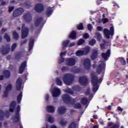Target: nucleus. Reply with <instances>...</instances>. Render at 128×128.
Instances as JSON below:
<instances>
[{"mask_svg":"<svg viewBox=\"0 0 128 128\" xmlns=\"http://www.w3.org/2000/svg\"><path fill=\"white\" fill-rule=\"evenodd\" d=\"M10 44H6V45H2L0 47V53L3 56H6L10 52Z\"/></svg>","mask_w":128,"mask_h":128,"instance_id":"4","label":"nucleus"},{"mask_svg":"<svg viewBox=\"0 0 128 128\" xmlns=\"http://www.w3.org/2000/svg\"><path fill=\"white\" fill-rule=\"evenodd\" d=\"M62 100L65 104H70L74 105L76 104V99H72L68 94H66L62 96Z\"/></svg>","mask_w":128,"mask_h":128,"instance_id":"3","label":"nucleus"},{"mask_svg":"<svg viewBox=\"0 0 128 128\" xmlns=\"http://www.w3.org/2000/svg\"><path fill=\"white\" fill-rule=\"evenodd\" d=\"M92 62L90 59H85L84 61V66L86 70H90L92 66Z\"/></svg>","mask_w":128,"mask_h":128,"instance_id":"11","label":"nucleus"},{"mask_svg":"<svg viewBox=\"0 0 128 128\" xmlns=\"http://www.w3.org/2000/svg\"><path fill=\"white\" fill-rule=\"evenodd\" d=\"M67 92H68V94H74V91L72 90L69 89L68 90Z\"/></svg>","mask_w":128,"mask_h":128,"instance_id":"63","label":"nucleus"},{"mask_svg":"<svg viewBox=\"0 0 128 128\" xmlns=\"http://www.w3.org/2000/svg\"><path fill=\"white\" fill-rule=\"evenodd\" d=\"M56 83L58 86H62V82L60 80V78L58 77L56 78Z\"/></svg>","mask_w":128,"mask_h":128,"instance_id":"32","label":"nucleus"},{"mask_svg":"<svg viewBox=\"0 0 128 128\" xmlns=\"http://www.w3.org/2000/svg\"><path fill=\"white\" fill-rule=\"evenodd\" d=\"M61 70L63 72H66L68 70V67L64 66L62 68Z\"/></svg>","mask_w":128,"mask_h":128,"instance_id":"55","label":"nucleus"},{"mask_svg":"<svg viewBox=\"0 0 128 128\" xmlns=\"http://www.w3.org/2000/svg\"><path fill=\"white\" fill-rule=\"evenodd\" d=\"M86 42V41L82 39V38H80L77 43L78 46H82V44H84V42Z\"/></svg>","mask_w":128,"mask_h":128,"instance_id":"35","label":"nucleus"},{"mask_svg":"<svg viewBox=\"0 0 128 128\" xmlns=\"http://www.w3.org/2000/svg\"><path fill=\"white\" fill-rule=\"evenodd\" d=\"M28 28L26 27H24V28H22V38H26V36H28Z\"/></svg>","mask_w":128,"mask_h":128,"instance_id":"12","label":"nucleus"},{"mask_svg":"<svg viewBox=\"0 0 128 128\" xmlns=\"http://www.w3.org/2000/svg\"><path fill=\"white\" fill-rule=\"evenodd\" d=\"M24 12V10L22 8H18L14 10L12 16L13 18H18Z\"/></svg>","mask_w":128,"mask_h":128,"instance_id":"6","label":"nucleus"},{"mask_svg":"<svg viewBox=\"0 0 128 128\" xmlns=\"http://www.w3.org/2000/svg\"><path fill=\"white\" fill-rule=\"evenodd\" d=\"M8 91L6 90L4 92V94L2 96L3 98H8Z\"/></svg>","mask_w":128,"mask_h":128,"instance_id":"54","label":"nucleus"},{"mask_svg":"<svg viewBox=\"0 0 128 128\" xmlns=\"http://www.w3.org/2000/svg\"><path fill=\"white\" fill-rule=\"evenodd\" d=\"M103 42L104 44H100V46L102 50H104L106 48L104 45L106 44H108V42H106V40H104Z\"/></svg>","mask_w":128,"mask_h":128,"instance_id":"37","label":"nucleus"},{"mask_svg":"<svg viewBox=\"0 0 128 128\" xmlns=\"http://www.w3.org/2000/svg\"><path fill=\"white\" fill-rule=\"evenodd\" d=\"M120 62L122 64V66H126V60H124V58H120Z\"/></svg>","mask_w":128,"mask_h":128,"instance_id":"44","label":"nucleus"},{"mask_svg":"<svg viewBox=\"0 0 128 128\" xmlns=\"http://www.w3.org/2000/svg\"><path fill=\"white\" fill-rule=\"evenodd\" d=\"M4 112L2 110H0V120H4Z\"/></svg>","mask_w":128,"mask_h":128,"instance_id":"34","label":"nucleus"},{"mask_svg":"<svg viewBox=\"0 0 128 128\" xmlns=\"http://www.w3.org/2000/svg\"><path fill=\"white\" fill-rule=\"evenodd\" d=\"M74 108H76V110H80L82 108V104L80 103H76V104H74Z\"/></svg>","mask_w":128,"mask_h":128,"instance_id":"40","label":"nucleus"},{"mask_svg":"<svg viewBox=\"0 0 128 128\" xmlns=\"http://www.w3.org/2000/svg\"><path fill=\"white\" fill-rule=\"evenodd\" d=\"M90 47H87L85 48V49L83 51L84 52V54H88L90 52Z\"/></svg>","mask_w":128,"mask_h":128,"instance_id":"45","label":"nucleus"},{"mask_svg":"<svg viewBox=\"0 0 128 128\" xmlns=\"http://www.w3.org/2000/svg\"><path fill=\"white\" fill-rule=\"evenodd\" d=\"M48 122H54V118H52V116H50L48 117Z\"/></svg>","mask_w":128,"mask_h":128,"instance_id":"47","label":"nucleus"},{"mask_svg":"<svg viewBox=\"0 0 128 128\" xmlns=\"http://www.w3.org/2000/svg\"><path fill=\"white\" fill-rule=\"evenodd\" d=\"M68 38L72 40H76V32L74 30H72Z\"/></svg>","mask_w":128,"mask_h":128,"instance_id":"23","label":"nucleus"},{"mask_svg":"<svg viewBox=\"0 0 128 128\" xmlns=\"http://www.w3.org/2000/svg\"><path fill=\"white\" fill-rule=\"evenodd\" d=\"M26 61H24L22 64H20L19 67V74H22L26 70Z\"/></svg>","mask_w":128,"mask_h":128,"instance_id":"14","label":"nucleus"},{"mask_svg":"<svg viewBox=\"0 0 128 128\" xmlns=\"http://www.w3.org/2000/svg\"><path fill=\"white\" fill-rule=\"evenodd\" d=\"M98 56V52L96 50H93L90 56V58L92 60H96Z\"/></svg>","mask_w":128,"mask_h":128,"instance_id":"17","label":"nucleus"},{"mask_svg":"<svg viewBox=\"0 0 128 128\" xmlns=\"http://www.w3.org/2000/svg\"><path fill=\"white\" fill-rule=\"evenodd\" d=\"M4 38L8 42H10V37L8 36V33H6L4 36Z\"/></svg>","mask_w":128,"mask_h":128,"instance_id":"42","label":"nucleus"},{"mask_svg":"<svg viewBox=\"0 0 128 128\" xmlns=\"http://www.w3.org/2000/svg\"><path fill=\"white\" fill-rule=\"evenodd\" d=\"M14 10V6H9L8 10V12L9 14H10V12H12V10Z\"/></svg>","mask_w":128,"mask_h":128,"instance_id":"49","label":"nucleus"},{"mask_svg":"<svg viewBox=\"0 0 128 128\" xmlns=\"http://www.w3.org/2000/svg\"><path fill=\"white\" fill-rule=\"evenodd\" d=\"M34 9L36 12H42L44 10V6L40 3L37 4L35 5Z\"/></svg>","mask_w":128,"mask_h":128,"instance_id":"7","label":"nucleus"},{"mask_svg":"<svg viewBox=\"0 0 128 128\" xmlns=\"http://www.w3.org/2000/svg\"><path fill=\"white\" fill-rule=\"evenodd\" d=\"M16 46H18V44L16 43H14L12 44L11 47V52H14L16 48Z\"/></svg>","mask_w":128,"mask_h":128,"instance_id":"39","label":"nucleus"},{"mask_svg":"<svg viewBox=\"0 0 128 128\" xmlns=\"http://www.w3.org/2000/svg\"><path fill=\"white\" fill-rule=\"evenodd\" d=\"M34 40L30 39L29 42V52H30L34 48Z\"/></svg>","mask_w":128,"mask_h":128,"instance_id":"25","label":"nucleus"},{"mask_svg":"<svg viewBox=\"0 0 128 128\" xmlns=\"http://www.w3.org/2000/svg\"><path fill=\"white\" fill-rule=\"evenodd\" d=\"M102 82V78H100L98 80V76L96 75H93L91 78V82L93 86L92 90L94 92H96L99 88L98 84H101Z\"/></svg>","mask_w":128,"mask_h":128,"instance_id":"1","label":"nucleus"},{"mask_svg":"<svg viewBox=\"0 0 128 128\" xmlns=\"http://www.w3.org/2000/svg\"><path fill=\"white\" fill-rule=\"evenodd\" d=\"M70 44V40H66V41H64L62 42V46L64 48H66L68 46V44Z\"/></svg>","mask_w":128,"mask_h":128,"instance_id":"46","label":"nucleus"},{"mask_svg":"<svg viewBox=\"0 0 128 128\" xmlns=\"http://www.w3.org/2000/svg\"><path fill=\"white\" fill-rule=\"evenodd\" d=\"M102 30H103V28L102 26H98L97 27V30L98 32H102Z\"/></svg>","mask_w":128,"mask_h":128,"instance_id":"58","label":"nucleus"},{"mask_svg":"<svg viewBox=\"0 0 128 128\" xmlns=\"http://www.w3.org/2000/svg\"><path fill=\"white\" fill-rule=\"evenodd\" d=\"M96 36L98 40H100L102 38V34H100V33L97 34Z\"/></svg>","mask_w":128,"mask_h":128,"instance_id":"53","label":"nucleus"},{"mask_svg":"<svg viewBox=\"0 0 128 128\" xmlns=\"http://www.w3.org/2000/svg\"><path fill=\"white\" fill-rule=\"evenodd\" d=\"M74 76L72 74H66L63 76V82L67 86L72 84L74 82Z\"/></svg>","mask_w":128,"mask_h":128,"instance_id":"2","label":"nucleus"},{"mask_svg":"<svg viewBox=\"0 0 128 128\" xmlns=\"http://www.w3.org/2000/svg\"><path fill=\"white\" fill-rule=\"evenodd\" d=\"M20 120V114H16L15 113L14 116L12 117V120L13 122H18Z\"/></svg>","mask_w":128,"mask_h":128,"instance_id":"22","label":"nucleus"},{"mask_svg":"<svg viewBox=\"0 0 128 128\" xmlns=\"http://www.w3.org/2000/svg\"><path fill=\"white\" fill-rule=\"evenodd\" d=\"M16 101H12L10 104V108H11L9 110L10 112H14V110H16Z\"/></svg>","mask_w":128,"mask_h":128,"instance_id":"20","label":"nucleus"},{"mask_svg":"<svg viewBox=\"0 0 128 128\" xmlns=\"http://www.w3.org/2000/svg\"><path fill=\"white\" fill-rule=\"evenodd\" d=\"M6 4H8V1L6 2H2L1 3V6H6Z\"/></svg>","mask_w":128,"mask_h":128,"instance_id":"61","label":"nucleus"},{"mask_svg":"<svg viewBox=\"0 0 128 128\" xmlns=\"http://www.w3.org/2000/svg\"><path fill=\"white\" fill-rule=\"evenodd\" d=\"M46 110L48 112H54L55 108L54 106H48L46 107Z\"/></svg>","mask_w":128,"mask_h":128,"instance_id":"27","label":"nucleus"},{"mask_svg":"<svg viewBox=\"0 0 128 128\" xmlns=\"http://www.w3.org/2000/svg\"><path fill=\"white\" fill-rule=\"evenodd\" d=\"M88 29L90 30V32H92V24H88Z\"/></svg>","mask_w":128,"mask_h":128,"instance_id":"52","label":"nucleus"},{"mask_svg":"<svg viewBox=\"0 0 128 128\" xmlns=\"http://www.w3.org/2000/svg\"><path fill=\"white\" fill-rule=\"evenodd\" d=\"M26 42H28V40H24L21 42L20 46H22L24 44H26Z\"/></svg>","mask_w":128,"mask_h":128,"instance_id":"60","label":"nucleus"},{"mask_svg":"<svg viewBox=\"0 0 128 128\" xmlns=\"http://www.w3.org/2000/svg\"><path fill=\"white\" fill-rule=\"evenodd\" d=\"M84 52L83 50H78L76 52V55L78 56H84Z\"/></svg>","mask_w":128,"mask_h":128,"instance_id":"38","label":"nucleus"},{"mask_svg":"<svg viewBox=\"0 0 128 128\" xmlns=\"http://www.w3.org/2000/svg\"><path fill=\"white\" fill-rule=\"evenodd\" d=\"M66 66H74L76 64V59L74 58H68L66 59Z\"/></svg>","mask_w":128,"mask_h":128,"instance_id":"10","label":"nucleus"},{"mask_svg":"<svg viewBox=\"0 0 128 128\" xmlns=\"http://www.w3.org/2000/svg\"><path fill=\"white\" fill-rule=\"evenodd\" d=\"M118 110L119 111V112H122V110H124L122 109V108L120 107V106H118Z\"/></svg>","mask_w":128,"mask_h":128,"instance_id":"64","label":"nucleus"},{"mask_svg":"<svg viewBox=\"0 0 128 128\" xmlns=\"http://www.w3.org/2000/svg\"><path fill=\"white\" fill-rule=\"evenodd\" d=\"M104 64H99L98 66H96V64H93V68H96V72L98 74H100L102 70H104Z\"/></svg>","mask_w":128,"mask_h":128,"instance_id":"9","label":"nucleus"},{"mask_svg":"<svg viewBox=\"0 0 128 128\" xmlns=\"http://www.w3.org/2000/svg\"><path fill=\"white\" fill-rule=\"evenodd\" d=\"M23 18L26 22H30L32 20V17L30 12L25 13L23 16Z\"/></svg>","mask_w":128,"mask_h":128,"instance_id":"8","label":"nucleus"},{"mask_svg":"<svg viewBox=\"0 0 128 128\" xmlns=\"http://www.w3.org/2000/svg\"><path fill=\"white\" fill-rule=\"evenodd\" d=\"M48 100H50V95H48V94H46L45 96V100L48 101Z\"/></svg>","mask_w":128,"mask_h":128,"instance_id":"59","label":"nucleus"},{"mask_svg":"<svg viewBox=\"0 0 128 128\" xmlns=\"http://www.w3.org/2000/svg\"><path fill=\"white\" fill-rule=\"evenodd\" d=\"M78 81L82 86H86L88 84V78L86 77H80Z\"/></svg>","mask_w":128,"mask_h":128,"instance_id":"15","label":"nucleus"},{"mask_svg":"<svg viewBox=\"0 0 128 128\" xmlns=\"http://www.w3.org/2000/svg\"><path fill=\"white\" fill-rule=\"evenodd\" d=\"M44 22V18L40 17L36 18L34 22V26L36 28H38L42 24V22Z\"/></svg>","mask_w":128,"mask_h":128,"instance_id":"13","label":"nucleus"},{"mask_svg":"<svg viewBox=\"0 0 128 128\" xmlns=\"http://www.w3.org/2000/svg\"><path fill=\"white\" fill-rule=\"evenodd\" d=\"M72 72L74 74H80V72H82V70L80 68H74L72 69Z\"/></svg>","mask_w":128,"mask_h":128,"instance_id":"29","label":"nucleus"},{"mask_svg":"<svg viewBox=\"0 0 128 128\" xmlns=\"http://www.w3.org/2000/svg\"><path fill=\"white\" fill-rule=\"evenodd\" d=\"M58 112L59 114H64L66 112V108L64 106L58 108Z\"/></svg>","mask_w":128,"mask_h":128,"instance_id":"21","label":"nucleus"},{"mask_svg":"<svg viewBox=\"0 0 128 128\" xmlns=\"http://www.w3.org/2000/svg\"><path fill=\"white\" fill-rule=\"evenodd\" d=\"M96 44V41L94 39H92L91 40L89 41V44L92 46H93Z\"/></svg>","mask_w":128,"mask_h":128,"instance_id":"36","label":"nucleus"},{"mask_svg":"<svg viewBox=\"0 0 128 128\" xmlns=\"http://www.w3.org/2000/svg\"><path fill=\"white\" fill-rule=\"evenodd\" d=\"M84 28V24L82 23H80L77 26V30H82Z\"/></svg>","mask_w":128,"mask_h":128,"instance_id":"33","label":"nucleus"},{"mask_svg":"<svg viewBox=\"0 0 128 128\" xmlns=\"http://www.w3.org/2000/svg\"><path fill=\"white\" fill-rule=\"evenodd\" d=\"M20 56H22V53L18 52L16 55V58H18V60H20Z\"/></svg>","mask_w":128,"mask_h":128,"instance_id":"56","label":"nucleus"},{"mask_svg":"<svg viewBox=\"0 0 128 128\" xmlns=\"http://www.w3.org/2000/svg\"><path fill=\"white\" fill-rule=\"evenodd\" d=\"M12 36L14 40H18V38H20V36L18 35V34L16 31L13 32Z\"/></svg>","mask_w":128,"mask_h":128,"instance_id":"30","label":"nucleus"},{"mask_svg":"<svg viewBox=\"0 0 128 128\" xmlns=\"http://www.w3.org/2000/svg\"><path fill=\"white\" fill-rule=\"evenodd\" d=\"M83 38H84L85 40H86V39L88 38H90V34H88V33H85V34H84V35H83Z\"/></svg>","mask_w":128,"mask_h":128,"instance_id":"51","label":"nucleus"},{"mask_svg":"<svg viewBox=\"0 0 128 128\" xmlns=\"http://www.w3.org/2000/svg\"><path fill=\"white\" fill-rule=\"evenodd\" d=\"M52 12H54V10H52V7H48L47 8L46 14L48 16H52Z\"/></svg>","mask_w":128,"mask_h":128,"instance_id":"24","label":"nucleus"},{"mask_svg":"<svg viewBox=\"0 0 128 128\" xmlns=\"http://www.w3.org/2000/svg\"><path fill=\"white\" fill-rule=\"evenodd\" d=\"M102 20L103 21V24H106L108 22V18H104Z\"/></svg>","mask_w":128,"mask_h":128,"instance_id":"57","label":"nucleus"},{"mask_svg":"<svg viewBox=\"0 0 128 128\" xmlns=\"http://www.w3.org/2000/svg\"><path fill=\"white\" fill-rule=\"evenodd\" d=\"M22 78H18L16 82V90H20V88H22Z\"/></svg>","mask_w":128,"mask_h":128,"instance_id":"19","label":"nucleus"},{"mask_svg":"<svg viewBox=\"0 0 128 128\" xmlns=\"http://www.w3.org/2000/svg\"><path fill=\"white\" fill-rule=\"evenodd\" d=\"M88 99H86V98H82L81 104H82L86 106V105L88 104Z\"/></svg>","mask_w":128,"mask_h":128,"instance_id":"31","label":"nucleus"},{"mask_svg":"<svg viewBox=\"0 0 128 128\" xmlns=\"http://www.w3.org/2000/svg\"><path fill=\"white\" fill-rule=\"evenodd\" d=\"M101 56L102 58L104 60H108L110 56V50H108L106 53H102Z\"/></svg>","mask_w":128,"mask_h":128,"instance_id":"16","label":"nucleus"},{"mask_svg":"<svg viewBox=\"0 0 128 128\" xmlns=\"http://www.w3.org/2000/svg\"><path fill=\"white\" fill-rule=\"evenodd\" d=\"M12 90V85L10 84L6 88V90H7L8 92H10V90Z\"/></svg>","mask_w":128,"mask_h":128,"instance_id":"41","label":"nucleus"},{"mask_svg":"<svg viewBox=\"0 0 128 128\" xmlns=\"http://www.w3.org/2000/svg\"><path fill=\"white\" fill-rule=\"evenodd\" d=\"M3 74L6 78H10V72L8 70H4L3 72Z\"/></svg>","mask_w":128,"mask_h":128,"instance_id":"26","label":"nucleus"},{"mask_svg":"<svg viewBox=\"0 0 128 128\" xmlns=\"http://www.w3.org/2000/svg\"><path fill=\"white\" fill-rule=\"evenodd\" d=\"M60 124L62 126H66V124H68V121H64L63 120H60Z\"/></svg>","mask_w":128,"mask_h":128,"instance_id":"43","label":"nucleus"},{"mask_svg":"<svg viewBox=\"0 0 128 128\" xmlns=\"http://www.w3.org/2000/svg\"><path fill=\"white\" fill-rule=\"evenodd\" d=\"M22 92H21L17 96V102L18 104H20V102H22Z\"/></svg>","mask_w":128,"mask_h":128,"instance_id":"28","label":"nucleus"},{"mask_svg":"<svg viewBox=\"0 0 128 128\" xmlns=\"http://www.w3.org/2000/svg\"><path fill=\"white\" fill-rule=\"evenodd\" d=\"M60 94V90L58 88H54L52 90V96L54 98H56Z\"/></svg>","mask_w":128,"mask_h":128,"instance_id":"18","label":"nucleus"},{"mask_svg":"<svg viewBox=\"0 0 128 128\" xmlns=\"http://www.w3.org/2000/svg\"><path fill=\"white\" fill-rule=\"evenodd\" d=\"M104 34L106 38L108 39L110 38V36H114V26H111L110 28V30L108 28H104Z\"/></svg>","mask_w":128,"mask_h":128,"instance_id":"5","label":"nucleus"},{"mask_svg":"<svg viewBox=\"0 0 128 128\" xmlns=\"http://www.w3.org/2000/svg\"><path fill=\"white\" fill-rule=\"evenodd\" d=\"M64 62V57L60 56V59L58 60V62L60 64H62V62Z\"/></svg>","mask_w":128,"mask_h":128,"instance_id":"50","label":"nucleus"},{"mask_svg":"<svg viewBox=\"0 0 128 128\" xmlns=\"http://www.w3.org/2000/svg\"><path fill=\"white\" fill-rule=\"evenodd\" d=\"M66 52H62L60 54V56H66Z\"/></svg>","mask_w":128,"mask_h":128,"instance_id":"62","label":"nucleus"},{"mask_svg":"<svg viewBox=\"0 0 128 128\" xmlns=\"http://www.w3.org/2000/svg\"><path fill=\"white\" fill-rule=\"evenodd\" d=\"M20 105H18L16 108V112L15 114H20Z\"/></svg>","mask_w":128,"mask_h":128,"instance_id":"48","label":"nucleus"}]
</instances>
